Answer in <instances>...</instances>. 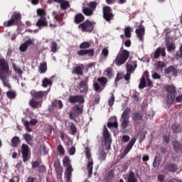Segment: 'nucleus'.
<instances>
[{
  "label": "nucleus",
  "mask_w": 182,
  "mask_h": 182,
  "mask_svg": "<svg viewBox=\"0 0 182 182\" xmlns=\"http://www.w3.org/2000/svg\"><path fill=\"white\" fill-rule=\"evenodd\" d=\"M166 92H167L166 95V104L169 105H172L174 102L176 103H181L182 102V94L177 96L176 95V88L173 85H166L164 87Z\"/></svg>",
  "instance_id": "f257e3e1"
},
{
  "label": "nucleus",
  "mask_w": 182,
  "mask_h": 182,
  "mask_svg": "<svg viewBox=\"0 0 182 182\" xmlns=\"http://www.w3.org/2000/svg\"><path fill=\"white\" fill-rule=\"evenodd\" d=\"M90 45L89 41H84L80 43L79 46L80 50L77 51V55L78 56H89V58L95 56V49H89Z\"/></svg>",
  "instance_id": "f03ea898"
},
{
  "label": "nucleus",
  "mask_w": 182,
  "mask_h": 182,
  "mask_svg": "<svg viewBox=\"0 0 182 182\" xmlns=\"http://www.w3.org/2000/svg\"><path fill=\"white\" fill-rule=\"evenodd\" d=\"M129 58V51L124 50L122 47L120 48L119 53L117 54L114 63L117 66H122Z\"/></svg>",
  "instance_id": "7ed1b4c3"
},
{
  "label": "nucleus",
  "mask_w": 182,
  "mask_h": 182,
  "mask_svg": "<svg viewBox=\"0 0 182 182\" xmlns=\"http://www.w3.org/2000/svg\"><path fill=\"white\" fill-rule=\"evenodd\" d=\"M82 114H83V105L80 104L75 105L73 107V112H69L70 119L74 121L75 123H77L76 118H79Z\"/></svg>",
  "instance_id": "20e7f679"
},
{
  "label": "nucleus",
  "mask_w": 182,
  "mask_h": 182,
  "mask_svg": "<svg viewBox=\"0 0 182 182\" xmlns=\"http://www.w3.org/2000/svg\"><path fill=\"white\" fill-rule=\"evenodd\" d=\"M97 80L98 82L93 83V90L97 93H101L103 89L107 86V82H109V80L106 77H100Z\"/></svg>",
  "instance_id": "39448f33"
},
{
  "label": "nucleus",
  "mask_w": 182,
  "mask_h": 182,
  "mask_svg": "<svg viewBox=\"0 0 182 182\" xmlns=\"http://www.w3.org/2000/svg\"><path fill=\"white\" fill-rule=\"evenodd\" d=\"M64 167H65V178L68 182H70L72 178V172H73V168L70 164V159L69 157L65 156L63 161Z\"/></svg>",
  "instance_id": "423d86ee"
},
{
  "label": "nucleus",
  "mask_w": 182,
  "mask_h": 182,
  "mask_svg": "<svg viewBox=\"0 0 182 182\" xmlns=\"http://www.w3.org/2000/svg\"><path fill=\"white\" fill-rule=\"evenodd\" d=\"M95 24H96V23L87 19L80 23L77 27L82 32L92 33L93 29H95Z\"/></svg>",
  "instance_id": "0eeeda50"
},
{
  "label": "nucleus",
  "mask_w": 182,
  "mask_h": 182,
  "mask_svg": "<svg viewBox=\"0 0 182 182\" xmlns=\"http://www.w3.org/2000/svg\"><path fill=\"white\" fill-rule=\"evenodd\" d=\"M102 16L103 18L108 23H112V21L114 20V14H113V9L109 6H105L102 8Z\"/></svg>",
  "instance_id": "6e6552de"
},
{
  "label": "nucleus",
  "mask_w": 182,
  "mask_h": 182,
  "mask_svg": "<svg viewBox=\"0 0 182 182\" xmlns=\"http://www.w3.org/2000/svg\"><path fill=\"white\" fill-rule=\"evenodd\" d=\"M21 19V14L18 12H14L11 17V19L6 21L4 23L5 27H10L14 25H18Z\"/></svg>",
  "instance_id": "1a4fd4ad"
},
{
  "label": "nucleus",
  "mask_w": 182,
  "mask_h": 182,
  "mask_svg": "<svg viewBox=\"0 0 182 182\" xmlns=\"http://www.w3.org/2000/svg\"><path fill=\"white\" fill-rule=\"evenodd\" d=\"M53 166L55 168L57 178L59 180L62 179V173H63V168H62L60 161L58 158L54 159Z\"/></svg>",
  "instance_id": "9d476101"
},
{
  "label": "nucleus",
  "mask_w": 182,
  "mask_h": 182,
  "mask_svg": "<svg viewBox=\"0 0 182 182\" xmlns=\"http://www.w3.org/2000/svg\"><path fill=\"white\" fill-rule=\"evenodd\" d=\"M102 136L105 139V145L109 149H110V146L112 145V137L110 136V132L106 127V125L103 127Z\"/></svg>",
  "instance_id": "9b49d317"
},
{
  "label": "nucleus",
  "mask_w": 182,
  "mask_h": 182,
  "mask_svg": "<svg viewBox=\"0 0 182 182\" xmlns=\"http://www.w3.org/2000/svg\"><path fill=\"white\" fill-rule=\"evenodd\" d=\"M63 108V103L62 100H54L51 103V106L49 107L48 111L51 113H54L56 109H62Z\"/></svg>",
  "instance_id": "f8f14e48"
},
{
  "label": "nucleus",
  "mask_w": 182,
  "mask_h": 182,
  "mask_svg": "<svg viewBox=\"0 0 182 182\" xmlns=\"http://www.w3.org/2000/svg\"><path fill=\"white\" fill-rule=\"evenodd\" d=\"M10 67L9 63L4 59H0V77H2L3 73H9Z\"/></svg>",
  "instance_id": "ddd939ff"
},
{
  "label": "nucleus",
  "mask_w": 182,
  "mask_h": 182,
  "mask_svg": "<svg viewBox=\"0 0 182 182\" xmlns=\"http://www.w3.org/2000/svg\"><path fill=\"white\" fill-rule=\"evenodd\" d=\"M68 102L70 104L82 105L85 103V98L82 95H70L68 97Z\"/></svg>",
  "instance_id": "4468645a"
},
{
  "label": "nucleus",
  "mask_w": 182,
  "mask_h": 182,
  "mask_svg": "<svg viewBox=\"0 0 182 182\" xmlns=\"http://www.w3.org/2000/svg\"><path fill=\"white\" fill-rule=\"evenodd\" d=\"M29 153L30 147L27 144H23L21 145V154L23 163L27 162L30 159Z\"/></svg>",
  "instance_id": "2eb2a0df"
},
{
  "label": "nucleus",
  "mask_w": 182,
  "mask_h": 182,
  "mask_svg": "<svg viewBox=\"0 0 182 182\" xmlns=\"http://www.w3.org/2000/svg\"><path fill=\"white\" fill-rule=\"evenodd\" d=\"M164 170L166 173H174L178 171V166L175 163L166 162Z\"/></svg>",
  "instance_id": "dca6fc26"
},
{
  "label": "nucleus",
  "mask_w": 182,
  "mask_h": 182,
  "mask_svg": "<svg viewBox=\"0 0 182 182\" xmlns=\"http://www.w3.org/2000/svg\"><path fill=\"white\" fill-rule=\"evenodd\" d=\"M136 139L135 138H132L130 141L129 142V144L125 148L123 153L121 154L120 159H124L129 152L132 150L133 146L135 144Z\"/></svg>",
  "instance_id": "f3484780"
},
{
  "label": "nucleus",
  "mask_w": 182,
  "mask_h": 182,
  "mask_svg": "<svg viewBox=\"0 0 182 182\" xmlns=\"http://www.w3.org/2000/svg\"><path fill=\"white\" fill-rule=\"evenodd\" d=\"M31 95L36 100H43L48 96V91H32Z\"/></svg>",
  "instance_id": "a211bd4d"
},
{
  "label": "nucleus",
  "mask_w": 182,
  "mask_h": 182,
  "mask_svg": "<svg viewBox=\"0 0 182 182\" xmlns=\"http://www.w3.org/2000/svg\"><path fill=\"white\" fill-rule=\"evenodd\" d=\"M40 29L48 26V22L46 17L42 16L37 21L36 23Z\"/></svg>",
  "instance_id": "6ab92c4d"
},
{
  "label": "nucleus",
  "mask_w": 182,
  "mask_h": 182,
  "mask_svg": "<svg viewBox=\"0 0 182 182\" xmlns=\"http://www.w3.org/2000/svg\"><path fill=\"white\" fill-rule=\"evenodd\" d=\"M135 32L139 41H141V42H143L144 36L145 34V28L144 27V26L141 25L140 26H139L138 28L136 29Z\"/></svg>",
  "instance_id": "aec40b11"
},
{
  "label": "nucleus",
  "mask_w": 182,
  "mask_h": 182,
  "mask_svg": "<svg viewBox=\"0 0 182 182\" xmlns=\"http://www.w3.org/2000/svg\"><path fill=\"white\" fill-rule=\"evenodd\" d=\"M107 127L109 129L115 128L117 129L119 127V123L117 122V117H112L110 119V122H107Z\"/></svg>",
  "instance_id": "412c9836"
},
{
  "label": "nucleus",
  "mask_w": 182,
  "mask_h": 182,
  "mask_svg": "<svg viewBox=\"0 0 182 182\" xmlns=\"http://www.w3.org/2000/svg\"><path fill=\"white\" fill-rule=\"evenodd\" d=\"M83 70H85V65L81 64L80 66L75 67L73 70L72 73L77 75L78 76H83Z\"/></svg>",
  "instance_id": "4be33fe9"
},
{
  "label": "nucleus",
  "mask_w": 182,
  "mask_h": 182,
  "mask_svg": "<svg viewBox=\"0 0 182 182\" xmlns=\"http://www.w3.org/2000/svg\"><path fill=\"white\" fill-rule=\"evenodd\" d=\"M80 92V93H87V90H89V86L87 85V82L85 80H82L79 84Z\"/></svg>",
  "instance_id": "5701e85b"
},
{
  "label": "nucleus",
  "mask_w": 182,
  "mask_h": 182,
  "mask_svg": "<svg viewBox=\"0 0 182 182\" xmlns=\"http://www.w3.org/2000/svg\"><path fill=\"white\" fill-rule=\"evenodd\" d=\"M160 55L163 56V58H165L166 56V51L165 48H161V47H159L156 48L154 54V59H158L159 58Z\"/></svg>",
  "instance_id": "b1692460"
},
{
  "label": "nucleus",
  "mask_w": 182,
  "mask_h": 182,
  "mask_svg": "<svg viewBox=\"0 0 182 182\" xmlns=\"http://www.w3.org/2000/svg\"><path fill=\"white\" fill-rule=\"evenodd\" d=\"M142 119H143V115L140 112H134L132 114V119L135 123H137L138 122H141Z\"/></svg>",
  "instance_id": "393cba45"
},
{
  "label": "nucleus",
  "mask_w": 182,
  "mask_h": 182,
  "mask_svg": "<svg viewBox=\"0 0 182 182\" xmlns=\"http://www.w3.org/2000/svg\"><path fill=\"white\" fill-rule=\"evenodd\" d=\"M172 146L175 153H179L180 151L182 153V144L180 141H173Z\"/></svg>",
  "instance_id": "a878e982"
},
{
  "label": "nucleus",
  "mask_w": 182,
  "mask_h": 182,
  "mask_svg": "<svg viewBox=\"0 0 182 182\" xmlns=\"http://www.w3.org/2000/svg\"><path fill=\"white\" fill-rule=\"evenodd\" d=\"M169 73H172L173 76H177L178 70L174 66L171 65L164 70L165 75H169Z\"/></svg>",
  "instance_id": "bb28decb"
},
{
  "label": "nucleus",
  "mask_w": 182,
  "mask_h": 182,
  "mask_svg": "<svg viewBox=\"0 0 182 182\" xmlns=\"http://www.w3.org/2000/svg\"><path fill=\"white\" fill-rule=\"evenodd\" d=\"M114 178V171L109 170L105 176V182H112V180Z\"/></svg>",
  "instance_id": "cd10ccee"
},
{
  "label": "nucleus",
  "mask_w": 182,
  "mask_h": 182,
  "mask_svg": "<svg viewBox=\"0 0 182 182\" xmlns=\"http://www.w3.org/2000/svg\"><path fill=\"white\" fill-rule=\"evenodd\" d=\"M85 21V16L82 13H78L74 16V23L76 24H80Z\"/></svg>",
  "instance_id": "c85d7f7f"
},
{
  "label": "nucleus",
  "mask_w": 182,
  "mask_h": 182,
  "mask_svg": "<svg viewBox=\"0 0 182 182\" xmlns=\"http://www.w3.org/2000/svg\"><path fill=\"white\" fill-rule=\"evenodd\" d=\"M171 130L174 134H181L182 132V128L179 124L174 123L171 125Z\"/></svg>",
  "instance_id": "c756f323"
},
{
  "label": "nucleus",
  "mask_w": 182,
  "mask_h": 182,
  "mask_svg": "<svg viewBox=\"0 0 182 182\" xmlns=\"http://www.w3.org/2000/svg\"><path fill=\"white\" fill-rule=\"evenodd\" d=\"M107 157V155L106 154V151H105V149H100L98 152V159L101 162H103L106 160V158Z\"/></svg>",
  "instance_id": "7c9ffc66"
},
{
  "label": "nucleus",
  "mask_w": 182,
  "mask_h": 182,
  "mask_svg": "<svg viewBox=\"0 0 182 182\" xmlns=\"http://www.w3.org/2000/svg\"><path fill=\"white\" fill-rule=\"evenodd\" d=\"M53 16L55 20L61 22L62 20H63V16H65V14L60 12L57 13L56 11H53Z\"/></svg>",
  "instance_id": "2f4dec72"
},
{
  "label": "nucleus",
  "mask_w": 182,
  "mask_h": 182,
  "mask_svg": "<svg viewBox=\"0 0 182 182\" xmlns=\"http://www.w3.org/2000/svg\"><path fill=\"white\" fill-rule=\"evenodd\" d=\"M29 105L33 109H38L40 107V102H38L36 98H33L30 100Z\"/></svg>",
  "instance_id": "473e14b6"
},
{
  "label": "nucleus",
  "mask_w": 182,
  "mask_h": 182,
  "mask_svg": "<svg viewBox=\"0 0 182 182\" xmlns=\"http://www.w3.org/2000/svg\"><path fill=\"white\" fill-rule=\"evenodd\" d=\"M87 170H88V177H92V175L93 174V160L88 162L87 165Z\"/></svg>",
  "instance_id": "72a5a7b5"
},
{
  "label": "nucleus",
  "mask_w": 182,
  "mask_h": 182,
  "mask_svg": "<svg viewBox=\"0 0 182 182\" xmlns=\"http://www.w3.org/2000/svg\"><path fill=\"white\" fill-rule=\"evenodd\" d=\"M127 72L128 73H132L133 72V70H134V69H136L137 64L136 63V61L133 62V65L132 64H127Z\"/></svg>",
  "instance_id": "f704fd0d"
},
{
  "label": "nucleus",
  "mask_w": 182,
  "mask_h": 182,
  "mask_svg": "<svg viewBox=\"0 0 182 182\" xmlns=\"http://www.w3.org/2000/svg\"><path fill=\"white\" fill-rule=\"evenodd\" d=\"M105 76H107V77H109V79H112V77L113 76V68L112 67L107 68L104 71Z\"/></svg>",
  "instance_id": "c9c22d12"
},
{
  "label": "nucleus",
  "mask_w": 182,
  "mask_h": 182,
  "mask_svg": "<svg viewBox=\"0 0 182 182\" xmlns=\"http://www.w3.org/2000/svg\"><path fill=\"white\" fill-rule=\"evenodd\" d=\"M20 143H21V139L19 136H16L11 139V144H12V147L14 148L18 147Z\"/></svg>",
  "instance_id": "e433bc0d"
},
{
  "label": "nucleus",
  "mask_w": 182,
  "mask_h": 182,
  "mask_svg": "<svg viewBox=\"0 0 182 182\" xmlns=\"http://www.w3.org/2000/svg\"><path fill=\"white\" fill-rule=\"evenodd\" d=\"M6 97H8L9 100H14L17 97V94L15 91L10 90L6 92Z\"/></svg>",
  "instance_id": "4c0bfd02"
},
{
  "label": "nucleus",
  "mask_w": 182,
  "mask_h": 182,
  "mask_svg": "<svg viewBox=\"0 0 182 182\" xmlns=\"http://www.w3.org/2000/svg\"><path fill=\"white\" fill-rule=\"evenodd\" d=\"M40 73H46L48 65L46 62L41 63L39 66Z\"/></svg>",
  "instance_id": "58836bf2"
},
{
  "label": "nucleus",
  "mask_w": 182,
  "mask_h": 182,
  "mask_svg": "<svg viewBox=\"0 0 182 182\" xmlns=\"http://www.w3.org/2000/svg\"><path fill=\"white\" fill-rule=\"evenodd\" d=\"M127 182H137V179L135 177V174L133 171H129V176H127Z\"/></svg>",
  "instance_id": "ea45409f"
},
{
  "label": "nucleus",
  "mask_w": 182,
  "mask_h": 182,
  "mask_svg": "<svg viewBox=\"0 0 182 182\" xmlns=\"http://www.w3.org/2000/svg\"><path fill=\"white\" fill-rule=\"evenodd\" d=\"M53 85V81L47 77H45L42 80V86L43 87H48V86H52Z\"/></svg>",
  "instance_id": "a19ab883"
},
{
  "label": "nucleus",
  "mask_w": 182,
  "mask_h": 182,
  "mask_svg": "<svg viewBox=\"0 0 182 182\" xmlns=\"http://www.w3.org/2000/svg\"><path fill=\"white\" fill-rule=\"evenodd\" d=\"M23 139L28 145H32L33 137L30 134L26 133L23 135Z\"/></svg>",
  "instance_id": "79ce46f5"
},
{
  "label": "nucleus",
  "mask_w": 182,
  "mask_h": 182,
  "mask_svg": "<svg viewBox=\"0 0 182 182\" xmlns=\"http://www.w3.org/2000/svg\"><path fill=\"white\" fill-rule=\"evenodd\" d=\"M82 13L87 16H90L93 15L94 11L90 9V8L87 7H83L82 8Z\"/></svg>",
  "instance_id": "37998d69"
},
{
  "label": "nucleus",
  "mask_w": 182,
  "mask_h": 182,
  "mask_svg": "<svg viewBox=\"0 0 182 182\" xmlns=\"http://www.w3.org/2000/svg\"><path fill=\"white\" fill-rule=\"evenodd\" d=\"M131 109L130 108H127L123 112L121 117L122 119H129V114H130Z\"/></svg>",
  "instance_id": "c03bdc74"
},
{
  "label": "nucleus",
  "mask_w": 182,
  "mask_h": 182,
  "mask_svg": "<svg viewBox=\"0 0 182 182\" xmlns=\"http://www.w3.org/2000/svg\"><path fill=\"white\" fill-rule=\"evenodd\" d=\"M50 48V50H51V52H53V53H56V52H58V50L59 49L58 44L55 41H53L51 43Z\"/></svg>",
  "instance_id": "a18cd8bd"
},
{
  "label": "nucleus",
  "mask_w": 182,
  "mask_h": 182,
  "mask_svg": "<svg viewBox=\"0 0 182 182\" xmlns=\"http://www.w3.org/2000/svg\"><path fill=\"white\" fill-rule=\"evenodd\" d=\"M38 173L41 176H43L44 173H47V167L46 165L42 164L41 166H38Z\"/></svg>",
  "instance_id": "49530a36"
},
{
  "label": "nucleus",
  "mask_w": 182,
  "mask_h": 182,
  "mask_svg": "<svg viewBox=\"0 0 182 182\" xmlns=\"http://www.w3.org/2000/svg\"><path fill=\"white\" fill-rule=\"evenodd\" d=\"M60 4V9L63 10H66L70 7V4H69V1L66 0H63Z\"/></svg>",
  "instance_id": "de8ad7c7"
},
{
  "label": "nucleus",
  "mask_w": 182,
  "mask_h": 182,
  "mask_svg": "<svg viewBox=\"0 0 182 182\" xmlns=\"http://www.w3.org/2000/svg\"><path fill=\"white\" fill-rule=\"evenodd\" d=\"M132 28L130 26H127L124 28V36L126 38H130L132 36Z\"/></svg>",
  "instance_id": "09e8293b"
},
{
  "label": "nucleus",
  "mask_w": 182,
  "mask_h": 182,
  "mask_svg": "<svg viewBox=\"0 0 182 182\" xmlns=\"http://www.w3.org/2000/svg\"><path fill=\"white\" fill-rule=\"evenodd\" d=\"M87 6L89 7V9L92 10V11H95L96 10V8L97 7V2L91 1Z\"/></svg>",
  "instance_id": "8fccbe9b"
},
{
  "label": "nucleus",
  "mask_w": 182,
  "mask_h": 182,
  "mask_svg": "<svg viewBox=\"0 0 182 182\" xmlns=\"http://www.w3.org/2000/svg\"><path fill=\"white\" fill-rule=\"evenodd\" d=\"M129 119H123V120L122 121V123H121V127L123 129H125L129 126Z\"/></svg>",
  "instance_id": "3c124183"
},
{
  "label": "nucleus",
  "mask_w": 182,
  "mask_h": 182,
  "mask_svg": "<svg viewBox=\"0 0 182 182\" xmlns=\"http://www.w3.org/2000/svg\"><path fill=\"white\" fill-rule=\"evenodd\" d=\"M46 11L43 9H37V15L40 16L41 17H46Z\"/></svg>",
  "instance_id": "603ef678"
},
{
  "label": "nucleus",
  "mask_w": 182,
  "mask_h": 182,
  "mask_svg": "<svg viewBox=\"0 0 182 182\" xmlns=\"http://www.w3.org/2000/svg\"><path fill=\"white\" fill-rule=\"evenodd\" d=\"M70 131L71 132L72 135H75L77 132V128H76V125L75 124L71 123L70 126Z\"/></svg>",
  "instance_id": "864d4df0"
},
{
  "label": "nucleus",
  "mask_w": 182,
  "mask_h": 182,
  "mask_svg": "<svg viewBox=\"0 0 182 182\" xmlns=\"http://www.w3.org/2000/svg\"><path fill=\"white\" fill-rule=\"evenodd\" d=\"M42 161L36 160L31 163L32 168H37L41 166Z\"/></svg>",
  "instance_id": "5fc2aeb1"
},
{
  "label": "nucleus",
  "mask_w": 182,
  "mask_h": 182,
  "mask_svg": "<svg viewBox=\"0 0 182 182\" xmlns=\"http://www.w3.org/2000/svg\"><path fill=\"white\" fill-rule=\"evenodd\" d=\"M57 150L58 151V153L61 155V156H64L65 155V148H63V146L62 144H59L57 146Z\"/></svg>",
  "instance_id": "6e6d98bb"
},
{
  "label": "nucleus",
  "mask_w": 182,
  "mask_h": 182,
  "mask_svg": "<svg viewBox=\"0 0 182 182\" xmlns=\"http://www.w3.org/2000/svg\"><path fill=\"white\" fill-rule=\"evenodd\" d=\"M146 85V79L144 78V77H142L141 78V82L139 85V89H144Z\"/></svg>",
  "instance_id": "4d7b16f0"
},
{
  "label": "nucleus",
  "mask_w": 182,
  "mask_h": 182,
  "mask_svg": "<svg viewBox=\"0 0 182 182\" xmlns=\"http://www.w3.org/2000/svg\"><path fill=\"white\" fill-rule=\"evenodd\" d=\"M161 164V161L159 160V159L156 156V158L154 159V161L153 162V166L154 168H158L159 166Z\"/></svg>",
  "instance_id": "13d9d810"
},
{
  "label": "nucleus",
  "mask_w": 182,
  "mask_h": 182,
  "mask_svg": "<svg viewBox=\"0 0 182 182\" xmlns=\"http://www.w3.org/2000/svg\"><path fill=\"white\" fill-rule=\"evenodd\" d=\"M100 102V95L95 94L94 97V105H97Z\"/></svg>",
  "instance_id": "bf43d9fd"
},
{
  "label": "nucleus",
  "mask_w": 182,
  "mask_h": 182,
  "mask_svg": "<svg viewBox=\"0 0 182 182\" xmlns=\"http://www.w3.org/2000/svg\"><path fill=\"white\" fill-rule=\"evenodd\" d=\"M114 105V95H112L108 101V105L112 107Z\"/></svg>",
  "instance_id": "052dcab7"
},
{
  "label": "nucleus",
  "mask_w": 182,
  "mask_h": 182,
  "mask_svg": "<svg viewBox=\"0 0 182 182\" xmlns=\"http://www.w3.org/2000/svg\"><path fill=\"white\" fill-rule=\"evenodd\" d=\"M156 68L158 69H163V68H166V63H163L162 61H158L156 63Z\"/></svg>",
  "instance_id": "680f3d73"
},
{
  "label": "nucleus",
  "mask_w": 182,
  "mask_h": 182,
  "mask_svg": "<svg viewBox=\"0 0 182 182\" xmlns=\"http://www.w3.org/2000/svg\"><path fill=\"white\" fill-rule=\"evenodd\" d=\"M24 126L26 127V129L27 132H32V129L30 128V122L26 121L24 122Z\"/></svg>",
  "instance_id": "e2e57ef3"
},
{
  "label": "nucleus",
  "mask_w": 182,
  "mask_h": 182,
  "mask_svg": "<svg viewBox=\"0 0 182 182\" xmlns=\"http://www.w3.org/2000/svg\"><path fill=\"white\" fill-rule=\"evenodd\" d=\"M69 155L70 156H74L75 154L76 153V147L75 146H71L68 151Z\"/></svg>",
  "instance_id": "0e129e2a"
},
{
  "label": "nucleus",
  "mask_w": 182,
  "mask_h": 182,
  "mask_svg": "<svg viewBox=\"0 0 182 182\" xmlns=\"http://www.w3.org/2000/svg\"><path fill=\"white\" fill-rule=\"evenodd\" d=\"M123 78V73H118L117 74L116 78H115V83H117V82H119V80H121V79Z\"/></svg>",
  "instance_id": "69168bd1"
},
{
  "label": "nucleus",
  "mask_w": 182,
  "mask_h": 182,
  "mask_svg": "<svg viewBox=\"0 0 182 182\" xmlns=\"http://www.w3.org/2000/svg\"><path fill=\"white\" fill-rule=\"evenodd\" d=\"M28 48V46H26V43H23L21 46H20L19 49L21 52H26Z\"/></svg>",
  "instance_id": "338daca9"
},
{
  "label": "nucleus",
  "mask_w": 182,
  "mask_h": 182,
  "mask_svg": "<svg viewBox=\"0 0 182 182\" xmlns=\"http://www.w3.org/2000/svg\"><path fill=\"white\" fill-rule=\"evenodd\" d=\"M175 46L173 43H171L167 46V50L168 52H171V50H174Z\"/></svg>",
  "instance_id": "774afa93"
}]
</instances>
